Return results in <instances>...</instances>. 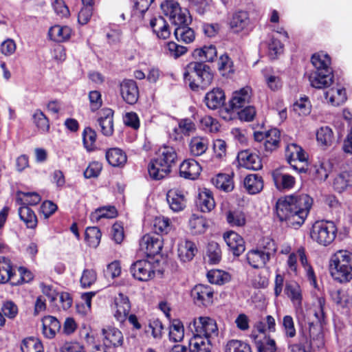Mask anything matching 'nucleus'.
I'll return each instance as SVG.
<instances>
[{
    "mask_svg": "<svg viewBox=\"0 0 352 352\" xmlns=\"http://www.w3.org/2000/svg\"><path fill=\"white\" fill-rule=\"evenodd\" d=\"M325 99L333 106L342 104L346 100V94L344 88L332 87L324 92Z\"/></svg>",
    "mask_w": 352,
    "mask_h": 352,
    "instance_id": "obj_34",
    "label": "nucleus"
},
{
    "mask_svg": "<svg viewBox=\"0 0 352 352\" xmlns=\"http://www.w3.org/2000/svg\"><path fill=\"white\" fill-rule=\"evenodd\" d=\"M281 327L284 336L287 340H291L296 337L297 332L294 320L292 316L285 315L283 316L281 321Z\"/></svg>",
    "mask_w": 352,
    "mask_h": 352,
    "instance_id": "obj_52",
    "label": "nucleus"
},
{
    "mask_svg": "<svg viewBox=\"0 0 352 352\" xmlns=\"http://www.w3.org/2000/svg\"><path fill=\"white\" fill-rule=\"evenodd\" d=\"M196 206L202 212H209L215 206L212 192L207 188L200 190L196 199Z\"/></svg>",
    "mask_w": 352,
    "mask_h": 352,
    "instance_id": "obj_22",
    "label": "nucleus"
},
{
    "mask_svg": "<svg viewBox=\"0 0 352 352\" xmlns=\"http://www.w3.org/2000/svg\"><path fill=\"white\" fill-rule=\"evenodd\" d=\"M11 262L5 257H0V283H6L13 276Z\"/></svg>",
    "mask_w": 352,
    "mask_h": 352,
    "instance_id": "obj_55",
    "label": "nucleus"
},
{
    "mask_svg": "<svg viewBox=\"0 0 352 352\" xmlns=\"http://www.w3.org/2000/svg\"><path fill=\"white\" fill-rule=\"evenodd\" d=\"M255 343L258 352H277L276 342L265 336L261 339H258V336L255 338Z\"/></svg>",
    "mask_w": 352,
    "mask_h": 352,
    "instance_id": "obj_54",
    "label": "nucleus"
},
{
    "mask_svg": "<svg viewBox=\"0 0 352 352\" xmlns=\"http://www.w3.org/2000/svg\"><path fill=\"white\" fill-rule=\"evenodd\" d=\"M252 89L250 87H245L235 91L230 101V105L232 110L243 107L248 103L251 97Z\"/></svg>",
    "mask_w": 352,
    "mask_h": 352,
    "instance_id": "obj_33",
    "label": "nucleus"
},
{
    "mask_svg": "<svg viewBox=\"0 0 352 352\" xmlns=\"http://www.w3.org/2000/svg\"><path fill=\"white\" fill-rule=\"evenodd\" d=\"M352 186V170L341 172L333 179V187L338 192H342Z\"/></svg>",
    "mask_w": 352,
    "mask_h": 352,
    "instance_id": "obj_36",
    "label": "nucleus"
},
{
    "mask_svg": "<svg viewBox=\"0 0 352 352\" xmlns=\"http://www.w3.org/2000/svg\"><path fill=\"white\" fill-rule=\"evenodd\" d=\"M226 219L231 226H243L245 224V214L239 210H230L226 213Z\"/></svg>",
    "mask_w": 352,
    "mask_h": 352,
    "instance_id": "obj_59",
    "label": "nucleus"
},
{
    "mask_svg": "<svg viewBox=\"0 0 352 352\" xmlns=\"http://www.w3.org/2000/svg\"><path fill=\"white\" fill-rule=\"evenodd\" d=\"M309 80L311 87L323 89L333 82V72L329 70L312 72L309 76Z\"/></svg>",
    "mask_w": 352,
    "mask_h": 352,
    "instance_id": "obj_18",
    "label": "nucleus"
},
{
    "mask_svg": "<svg viewBox=\"0 0 352 352\" xmlns=\"http://www.w3.org/2000/svg\"><path fill=\"white\" fill-rule=\"evenodd\" d=\"M311 61L316 69L314 72H322L324 70L332 72V69L330 67L331 58L327 54L322 52L314 54L311 56Z\"/></svg>",
    "mask_w": 352,
    "mask_h": 352,
    "instance_id": "obj_39",
    "label": "nucleus"
},
{
    "mask_svg": "<svg viewBox=\"0 0 352 352\" xmlns=\"http://www.w3.org/2000/svg\"><path fill=\"white\" fill-rule=\"evenodd\" d=\"M272 175L274 184L279 190H289L295 185L296 179L294 177L283 173L280 170H274Z\"/></svg>",
    "mask_w": 352,
    "mask_h": 352,
    "instance_id": "obj_21",
    "label": "nucleus"
},
{
    "mask_svg": "<svg viewBox=\"0 0 352 352\" xmlns=\"http://www.w3.org/2000/svg\"><path fill=\"white\" fill-rule=\"evenodd\" d=\"M285 293L291 300L296 308H300L302 305V295L300 285L295 281H288L285 284Z\"/></svg>",
    "mask_w": 352,
    "mask_h": 352,
    "instance_id": "obj_30",
    "label": "nucleus"
},
{
    "mask_svg": "<svg viewBox=\"0 0 352 352\" xmlns=\"http://www.w3.org/2000/svg\"><path fill=\"white\" fill-rule=\"evenodd\" d=\"M165 50L166 54L174 58H179L187 52V48L186 47L179 45L173 41L167 43Z\"/></svg>",
    "mask_w": 352,
    "mask_h": 352,
    "instance_id": "obj_62",
    "label": "nucleus"
},
{
    "mask_svg": "<svg viewBox=\"0 0 352 352\" xmlns=\"http://www.w3.org/2000/svg\"><path fill=\"white\" fill-rule=\"evenodd\" d=\"M48 34L52 40L60 43L65 41L70 37L72 30L68 26L56 25L50 29Z\"/></svg>",
    "mask_w": 352,
    "mask_h": 352,
    "instance_id": "obj_43",
    "label": "nucleus"
},
{
    "mask_svg": "<svg viewBox=\"0 0 352 352\" xmlns=\"http://www.w3.org/2000/svg\"><path fill=\"white\" fill-rule=\"evenodd\" d=\"M60 329V323L52 316H46L42 319V333L48 339H52Z\"/></svg>",
    "mask_w": 352,
    "mask_h": 352,
    "instance_id": "obj_27",
    "label": "nucleus"
},
{
    "mask_svg": "<svg viewBox=\"0 0 352 352\" xmlns=\"http://www.w3.org/2000/svg\"><path fill=\"white\" fill-rule=\"evenodd\" d=\"M98 122L104 135H111L113 132V111L109 108L102 109L98 113Z\"/></svg>",
    "mask_w": 352,
    "mask_h": 352,
    "instance_id": "obj_17",
    "label": "nucleus"
},
{
    "mask_svg": "<svg viewBox=\"0 0 352 352\" xmlns=\"http://www.w3.org/2000/svg\"><path fill=\"white\" fill-rule=\"evenodd\" d=\"M270 258L267 254L261 252L258 248L250 250L246 254L248 264L255 269L263 268Z\"/></svg>",
    "mask_w": 352,
    "mask_h": 352,
    "instance_id": "obj_28",
    "label": "nucleus"
},
{
    "mask_svg": "<svg viewBox=\"0 0 352 352\" xmlns=\"http://www.w3.org/2000/svg\"><path fill=\"white\" fill-rule=\"evenodd\" d=\"M101 232L97 227H89L85 230V241L89 246L96 248L101 239Z\"/></svg>",
    "mask_w": 352,
    "mask_h": 352,
    "instance_id": "obj_56",
    "label": "nucleus"
},
{
    "mask_svg": "<svg viewBox=\"0 0 352 352\" xmlns=\"http://www.w3.org/2000/svg\"><path fill=\"white\" fill-rule=\"evenodd\" d=\"M201 171V167L193 159L184 160L179 166V174L186 179H195L199 175Z\"/></svg>",
    "mask_w": 352,
    "mask_h": 352,
    "instance_id": "obj_24",
    "label": "nucleus"
},
{
    "mask_svg": "<svg viewBox=\"0 0 352 352\" xmlns=\"http://www.w3.org/2000/svg\"><path fill=\"white\" fill-rule=\"evenodd\" d=\"M244 186L248 193L254 195L258 193L263 188L262 177L256 174H250L244 179Z\"/></svg>",
    "mask_w": 352,
    "mask_h": 352,
    "instance_id": "obj_38",
    "label": "nucleus"
},
{
    "mask_svg": "<svg viewBox=\"0 0 352 352\" xmlns=\"http://www.w3.org/2000/svg\"><path fill=\"white\" fill-rule=\"evenodd\" d=\"M16 195V201L21 206H34L38 204L41 200V196L34 192L18 191Z\"/></svg>",
    "mask_w": 352,
    "mask_h": 352,
    "instance_id": "obj_47",
    "label": "nucleus"
},
{
    "mask_svg": "<svg viewBox=\"0 0 352 352\" xmlns=\"http://www.w3.org/2000/svg\"><path fill=\"white\" fill-rule=\"evenodd\" d=\"M208 226L207 220L203 217L193 214L189 220V228L193 234L204 233Z\"/></svg>",
    "mask_w": 352,
    "mask_h": 352,
    "instance_id": "obj_50",
    "label": "nucleus"
},
{
    "mask_svg": "<svg viewBox=\"0 0 352 352\" xmlns=\"http://www.w3.org/2000/svg\"><path fill=\"white\" fill-rule=\"evenodd\" d=\"M285 157L293 169L298 171L299 173L307 172V168L304 166L298 167L294 164L296 161L300 162H306L307 161L308 155L301 146L295 143L288 144L285 149Z\"/></svg>",
    "mask_w": 352,
    "mask_h": 352,
    "instance_id": "obj_8",
    "label": "nucleus"
},
{
    "mask_svg": "<svg viewBox=\"0 0 352 352\" xmlns=\"http://www.w3.org/2000/svg\"><path fill=\"white\" fill-rule=\"evenodd\" d=\"M22 352H43L41 341L35 337H29L23 340L21 344Z\"/></svg>",
    "mask_w": 352,
    "mask_h": 352,
    "instance_id": "obj_49",
    "label": "nucleus"
},
{
    "mask_svg": "<svg viewBox=\"0 0 352 352\" xmlns=\"http://www.w3.org/2000/svg\"><path fill=\"white\" fill-rule=\"evenodd\" d=\"M190 325H192L194 328V330L192 329L194 334L214 338L219 333L216 321L208 316L195 318Z\"/></svg>",
    "mask_w": 352,
    "mask_h": 352,
    "instance_id": "obj_6",
    "label": "nucleus"
},
{
    "mask_svg": "<svg viewBox=\"0 0 352 352\" xmlns=\"http://www.w3.org/2000/svg\"><path fill=\"white\" fill-rule=\"evenodd\" d=\"M276 214L280 221H285L287 226L295 229L300 227L307 217L305 212H298L288 208L281 203L276 204Z\"/></svg>",
    "mask_w": 352,
    "mask_h": 352,
    "instance_id": "obj_5",
    "label": "nucleus"
},
{
    "mask_svg": "<svg viewBox=\"0 0 352 352\" xmlns=\"http://www.w3.org/2000/svg\"><path fill=\"white\" fill-rule=\"evenodd\" d=\"M169 20L175 25H177V27L182 25H188L191 21L188 10L181 7L179 11L173 12Z\"/></svg>",
    "mask_w": 352,
    "mask_h": 352,
    "instance_id": "obj_58",
    "label": "nucleus"
},
{
    "mask_svg": "<svg viewBox=\"0 0 352 352\" xmlns=\"http://www.w3.org/2000/svg\"><path fill=\"white\" fill-rule=\"evenodd\" d=\"M104 336L103 342L106 347H118L123 343L122 332L114 327H108L102 329Z\"/></svg>",
    "mask_w": 352,
    "mask_h": 352,
    "instance_id": "obj_26",
    "label": "nucleus"
},
{
    "mask_svg": "<svg viewBox=\"0 0 352 352\" xmlns=\"http://www.w3.org/2000/svg\"><path fill=\"white\" fill-rule=\"evenodd\" d=\"M286 207L292 208L298 212H305L308 215L313 204V199L307 194L289 195L278 200Z\"/></svg>",
    "mask_w": 352,
    "mask_h": 352,
    "instance_id": "obj_7",
    "label": "nucleus"
},
{
    "mask_svg": "<svg viewBox=\"0 0 352 352\" xmlns=\"http://www.w3.org/2000/svg\"><path fill=\"white\" fill-rule=\"evenodd\" d=\"M188 146L190 153L192 156H201L208 150L209 140L204 136H195L190 139Z\"/></svg>",
    "mask_w": 352,
    "mask_h": 352,
    "instance_id": "obj_31",
    "label": "nucleus"
},
{
    "mask_svg": "<svg viewBox=\"0 0 352 352\" xmlns=\"http://www.w3.org/2000/svg\"><path fill=\"white\" fill-rule=\"evenodd\" d=\"M352 266V254L346 250H339L331 256L329 267Z\"/></svg>",
    "mask_w": 352,
    "mask_h": 352,
    "instance_id": "obj_41",
    "label": "nucleus"
},
{
    "mask_svg": "<svg viewBox=\"0 0 352 352\" xmlns=\"http://www.w3.org/2000/svg\"><path fill=\"white\" fill-rule=\"evenodd\" d=\"M184 79L189 83L193 91L206 88L212 81L213 74L210 68L204 63L193 61L184 68Z\"/></svg>",
    "mask_w": 352,
    "mask_h": 352,
    "instance_id": "obj_2",
    "label": "nucleus"
},
{
    "mask_svg": "<svg viewBox=\"0 0 352 352\" xmlns=\"http://www.w3.org/2000/svg\"><path fill=\"white\" fill-rule=\"evenodd\" d=\"M163 247L162 236L147 234L140 241V250L148 256H153L160 252Z\"/></svg>",
    "mask_w": 352,
    "mask_h": 352,
    "instance_id": "obj_9",
    "label": "nucleus"
},
{
    "mask_svg": "<svg viewBox=\"0 0 352 352\" xmlns=\"http://www.w3.org/2000/svg\"><path fill=\"white\" fill-rule=\"evenodd\" d=\"M152 230L157 236L167 234L170 230L169 219L164 217H157L152 223Z\"/></svg>",
    "mask_w": 352,
    "mask_h": 352,
    "instance_id": "obj_53",
    "label": "nucleus"
},
{
    "mask_svg": "<svg viewBox=\"0 0 352 352\" xmlns=\"http://www.w3.org/2000/svg\"><path fill=\"white\" fill-rule=\"evenodd\" d=\"M150 26L153 33L160 39H167L170 35V29L164 17L158 16L150 21Z\"/></svg>",
    "mask_w": 352,
    "mask_h": 352,
    "instance_id": "obj_25",
    "label": "nucleus"
},
{
    "mask_svg": "<svg viewBox=\"0 0 352 352\" xmlns=\"http://www.w3.org/2000/svg\"><path fill=\"white\" fill-rule=\"evenodd\" d=\"M214 186L225 192H230L234 188L232 178L228 174L220 173L212 179Z\"/></svg>",
    "mask_w": 352,
    "mask_h": 352,
    "instance_id": "obj_46",
    "label": "nucleus"
},
{
    "mask_svg": "<svg viewBox=\"0 0 352 352\" xmlns=\"http://www.w3.org/2000/svg\"><path fill=\"white\" fill-rule=\"evenodd\" d=\"M204 102L209 109H217L224 104V92L219 88L213 89L206 94Z\"/></svg>",
    "mask_w": 352,
    "mask_h": 352,
    "instance_id": "obj_32",
    "label": "nucleus"
},
{
    "mask_svg": "<svg viewBox=\"0 0 352 352\" xmlns=\"http://www.w3.org/2000/svg\"><path fill=\"white\" fill-rule=\"evenodd\" d=\"M250 25L249 14L245 11L234 12L230 21V28L234 33L248 31Z\"/></svg>",
    "mask_w": 352,
    "mask_h": 352,
    "instance_id": "obj_16",
    "label": "nucleus"
},
{
    "mask_svg": "<svg viewBox=\"0 0 352 352\" xmlns=\"http://www.w3.org/2000/svg\"><path fill=\"white\" fill-rule=\"evenodd\" d=\"M212 339L207 336L193 333L192 337L189 340L188 345L193 352H211Z\"/></svg>",
    "mask_w": 352,
    "mask_h": 352,
    "instance_id": "obj_23",
    "label": "nucleus"
},
{
    "mask_svg": "<svg viewBox=\"0 0 352 352\" xmlns=\"http://www.w3.org/2000/svg\"><path fill=\"white\" fill-rule=\"evenodd\" d=\"M263 74L265 82L270 90L276 91L282 87L283 81L279 75L276 72L271 69H265L263 71Z\"/></svg>",
    "mask_w": 352,
    "mask_h": 352,
    "instance_id": "obj_45",
    "label": "nucleus"
},
{
    "mask_svg": "<svg viewBox=\"0 0 352 352\" xmlns=\"http://www.w3.org/2000/svg\"><path fill=\"white\" fill-rule=\"evenodd\" d=\"M133 276L140 281H147L155 275L153 264L147 260H139L130 268Z\"/></svg>",
    "mask_w": 352,
    "mask_h": 352,
    "instance_id": "obj_11",
    "label": "nucleus"
},
{
    "mask_svg": "<svg viewBox=\"0 0 352 352\" xmlns=\"http://www.w3.org/2000/svg\"><path fill=\"white\" fill-rule=\"evenodd\" d=\"M237 160L239 166L247 169L257 170L262 168V162L259 156L249 150L239 152Z\"/></svg>",
    "mask_w": 352,
    "mask_h": 352,
    "instance_id": "obj_15",
    "label": "nucleus"
},
{
    "mask_svg": "<svg viewBox=\"0 0 352 352\" xmlns=\"http://www.w3.org/2000/svg\"><path fill=\"white\" fill-rule=\"evenodd\" d=\"M217 52L214 45H210L195 50L193 56L201 63L212 62L217 57Z\"/></svg>",
    "mask_w": 352,
    "mask_h": 352,
    "instance_id": "obj_40",
    "label": "nucleus"
},
{
    "mask_svg": "<svg viewBox=\"0 0 352 352\" xmlns=\"http://www.w3.org/2000/svg\"><path fill=\"white\" fill-rule=\"evenodd\" d=\"M223 239L235 256H239L245 250L243 239L234 231H229L224 234Z\"/></svg>",
    "mask_w": 352,
    "mask_h": 352,
    "instance_id": "obj_19",
    "label": "nucleus"
},
{
    "mask_svg": "<svg viewBox=\"0 0 352 352\" xmlns=\"http://www.w3.org/2000/svg\"><path fill=\"white\" fill-rule=\"evenodd\" d=\"M19 215L29 229H34L37 226V218L34 212L27 206H21L19 208Z\"/></svg>",
    "mask_w": 352,
    "mask_h": 352,
    "instance_id": "obj_44",
    "label": "nucleus"
},
{
    "mask_svg": "<svg viewBox=\"0 0 352 352\" xmlns=\"http://www.w3.org/2000/svg\"><path fill=\"white\" fill-rule=\"evenodd\" d=\"M184 336V329L183 324L179 320H173L169 331L170 340L173 342H180Z\"/></svg>",
    "mask_w": 352,
    "mask_h": 352,
    "instance_id": "obj_60",
    "label": "nucleus"
},
{
    "mask_svg": "<svg viewBox=\"0 0 352 352\" xmlns=\"http://www.w3.org/2000/svg\"><path fill=\"white\" fill-rule=\"evenodd\" d=\"M197 248L191 241L184 240L179 242L177 248V255L182 262H188L191 261L195 256Z\"/></svg>",
    "mask_w": 352,
    "mask_h": 352,
    "instance_id": "obj_29",
    "label": "nucleus"
},
{
    "mask_svg": "<svg viewBox=\"0 0 352 352\" xmlns=\"http://www.w3.org/2000/svg\"><path fill=\"white\" fill-rule=\"evenodd\" d=\"M333 169L330 160L322 159L316 162L309 168V175L318 182L326 181Z\"/></svg>",
    "mask_w": 352,
    "mask_h": 352,
    "instance_id": "obj_12",
    "label": "nucleus"
},
{
    "mask_svg": "<svg viewBox=\"0 0 352 352\" xmlns=\"http://www.w3.org/2000/svg\"><path fill=\"white\" fill-rule=\"evenodd\" d=\"M333 139L332 129L327 126H321L316 132V140L319 144L323 146L331 144Z\"/></svg>",
    "mask_w": 352,
    "mask_h": 352,
    "instance_id": "obj_57",
    "label": "nucleus"
},
{
    "mask_svg": "<svg viewBox=\"0 0 352 352\" xmlns=\"http://www.w3.org/2000/svg\"><path fill=\"white\" fill-rule=\"evenodd\" d=\"M113 309L116 319L120 323L124 322L131 309V304L129 298L122 293L118 294V295L115 297Z\"/></svg>",
    "mask_w": 352,
    "mask_h": 352,
    "instance_id": "obj_13",
    "label": "nucleus"
},
{
    "mask_svg": "<svg viewBox=\"0 0 352 352\" xmlns=\"http://www.w3.org/2000/svg\"><path fill=\"white\" fill-rule=\"evenodd\" d=\"M166 199L170 208L174 212H179L186 207V199L183 191L173 188L168 191Z\"/></svg>",
    "mask_w": 352,
    "mask_h": 352,
    "instance_id": "obj_20",
    "label": "nucleus"
},
{
    "mask_svg": "<svg viewBox=\"0 0 352 352\" xmlns=\"http://www.w3.org/2000/svg\"><path fill=\"white\" fill-rule=\"evenodd\" d=\"M333 278L339 283H347L352 279V266L329 267Z\"/></svg>",
    "mask_w": 352,
    "mask_h": 352,
    "instance_id": "obj_37",
    "label": "nucleus"
},
{
    "mask_svg": "<svg viewBox=\"0 0 352 352\" xmlns=\"http://www.w3.org/2000/svg\"><path fill=\"white\" fill-rule=\"evenodd\" d=\"M106 159L114 167L123 166L127 160L126 153L119 148H111L106 152Z\"/></svg>",
    "mask_w": 352,
    "mask_h": 352,
    "instance_id": "obj_35",
    "label": "nucleus"
},
{
    "mask_svg": "<svg viewBox=\"0 0 352 352\" xmlns=\"http://www.w3.org/2000/svg\"><path fill=\"white\" fill-rule=\"evenodd\" d=\"M207 278L210 283L223 285L230 280L229 273L220 270H211L207 274Z\"/></svg>",
    "mask_w": 352,
    "mask_h": 352,
    "instance_id": "obj_51",
    "label": "nucleus"
},
{
    "mask_svg": "<svg viewBox=\"0 0 352 352\" xmlns=\"http://www.w3.org/2000/svg\"><path fill=\"white\" fill-rule=\"evenodd\" d=\"M117 216V210L113 206H104L96 209L90 214V219L97 222L102 218L112 219Z\"/></svg>",
    "mask_w": 352,
    "mask_h": 352,
    "instance_id": "obj_48",
    "label": "nucleus"
},
{
    "mask_svg": "<svg viewBox=\"0 0 352 352\" xmlns=\"http://www.w3.org/2000/svg\"><path fill=\"white\" fill-rule=\"evenodd\" d=\"M226 352H252V350L247 343L237 340H232L227 343Z\"/></svg>",
    "mask_w": 352,
    "mask_h": 352,
    "instance_id": "obj_64",
    "label": "nucleus"
},
{
    "mask_svg": "<svg viewBox=\"0 0 352 352\" xmlns=\"http://www.w3.org/2000/svg\"><path fill=\"white\" fill-rule=\"evenodd\" d=\"M214 291L209 285L199 284L191 291V296L195 303L199 306L208 307L213 302Z\"/></svg>",
    "mask_w": 352,
    "mask_h": 352,
    "instance_id": "obj_10",
    "label": "nucleus"
},
{
    "mask_svg": "<svg viewBox=\"0 0 352 352\" xmlns=\"http://www.w3.org/2000/svg\"><path fill=\"white\" fill-rule=\"evenodd\" d=\"M83 144L86 149L89 151L95 148L96 141V133L90 127H86L82 133Z\"/></svg>",
    "mask_w": 352,
    "mask_h": 352,
    "instance_id": "obj_61",
    "label": "nucleus"
},
{
    "mask_svg": "<svg viewBox=\"0 0 352 352\" xmlns=\"http://www.w3.org/2000/svg\"><path fill=\"white\" fill-rule=\"evenodd\" d=\"M206 254L211 263L215 264L219 262L221 258V251L218 243L210 242L207 247Z\"/></svg>",
    "mask_w": 352,
    "mask_h": 352,
    "instance_id": "obj_63",
    "label": "nucleus"
},
{
    "mask_svg": "<svg viewBox=\"0 0 352 352\" xmlns=\"http://www.w3.org/2000/svg\"><path fill=\"white\" fill-rule=\"evenodd\" d=\"M253 136L262 151L271 153L279 146L280 133L277 129L266 131H255Z\"/></svg>",
    "mask_w": 352,
    "mask_h": 352,
    "instance_id": "obj_4",
    "label": "nucleus"
},
{
    "mask_svg": "<svg viewBox=\"0 0 352 352\" xmlns=\"http://www.w3.org/2000/svg\"><path fill=\"white\" fill-rule=\"evenodd\" d=\"M338 229L333 221H317L311 227L310 236L320 245L327 246L336 239Z\"/></svg>",
    "mask_w": 352,
    "mask_h": 352,
    "instance_id": "obj_3",
    "label": "nucleus"
},
{
    "mask_svg": "<svg viewBox=\"0 0 352 352\" xmlns=\"http://www.w3.org/2000/svg\"><path fill=\"white\" fill-rule=\"evenodd\" d=\"M177 154L175 149L169 146L160 147L156 153V157L148 164V173L150 177L155 180L164 178L175 165Z\"/></svg>",
    "mask_w": 352,
    "mask_h": 352,
    "instance_id": "obj_1",
    "label": "nucleus"
},
{
    "mask_svg": "<svg viewBox=\"0 0 352 352\" xmlns=\"http://www.w3.org/2000/svg\"><path fill=\"white\" fill-rule=\"evenodd\" d=\"M174 36L178 42L186 44L192 43L195 38L194 30L188 27V25L177 27L174 30Z\"/></svg>",
    "mask_w": 352,
    "mask_h": 352,
    "instance_id": "obj_42",
    "label": "nucleus"
},
{
    "mask_svg": "<svg viewBox=\"0 0 352 352\" xmlns=\"http://www.w3.org/2000/svg\"><path fill=\"white\" fill-rule=\"evenodd\" d=\"M122 99L129 104H134L139 98V90L135 81L125 79L120 85Z\"/></svg>",
    "mask_w": 352,
    "mask_h": 352,
    "instance_id": "obj_14",
    "label": "nucleus"
}]
</instances>
